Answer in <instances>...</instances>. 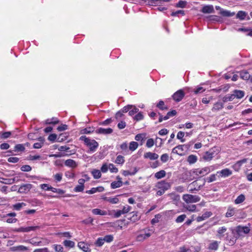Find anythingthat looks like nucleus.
Masks as SVG:
<instances>
[{
    "instance_id": "obj_1",
    "label": "nucleus",
    "mask_w": 252,
    "mask_h": 252,
    "mask_svg": "<svg viewBox=\"0 0 252 252\" xmlns=\"http://www.w3.org/2000/svg\"><path fill=\"white\" fill-rule=\"evenodd\" d=\"M80 140L83 141L86 145L89 148L88 153H94L96 151L98 147V143L94 139H91L87 137L86 136H81Z\"/></svg>"
},
{
    "instance_id": "obj_2",
    "label": "nucleus",
    "mask_w": 252,
    "mask_h": 252,
    "mask_svg": "<svg viewBox=\"0 0 252 252\" xmlns=\"http://www.w3.org/2000/svg\"><path fill=\"white\" fill-rule=\"evenodd\" d=\"M156 187L159 189L157 192V195L161 196L166 190L170 188L171 185L169 183L166 182L165 181H161L157 183Z\"/></svg>"
},
{
    "instance_id": "obj_3",
    "label": "nucleus",
    "mask_w": 252,
    "mask_h": 252,
    "mask_svg": "<svg viewBox=\"0 0 252 252\" xmlns=\"http://www.w3.org/2000/svg\"><path fill=\"white\" fill-rule=\"evenodd\" d=\"M183 199L187 204L196 203L200 200V197L196 195L185 194L183 195Z\"/></svg>"
},
{
    "instance_id": "obj_4",
    "label": "nucleus",
    "mask_w": 252,
    "mask_h": 252,
    "mask_svg": "<svg viewBox=\"0 0 252 252\" xmlns=\"http://www.w3.org/2000/svg\"><path fill=\"white\" fill-rule=\"evenodd\" d=\"M205 184V182H204L203 184H199L197 181H194L192 182L189 185V191L190 192H193L194 191H198L200 188Z\"/></svg>"
},
{
    "instance_id": "obj_5",
    "label": "nucleus",
    "mask_w": 252,
    "mask_h": 252,
    "mask_svg": "<svg viewBox=\"0 0 252 252\" xmlns=\"http://www.w3.org/2000/svg\"><path fill=\"white\" fill-rule=\"evenodd\" d=\"M40 226L36 225V226H28L26 227H21L17 229H15L14 230V231L15 232H30L31 231H35L39 229L40 228Z\"/></svg>"
},
{
    "instance_id": "obj_6",
    "label": "nucleus",
    "mask_w": 252,
    "mask_h": 252,
    "mask_svg": "<svg viewBox=\"0 0 252 252\" xmlns=\"http://www.w3.org/2000/svg\"><path fill=\"white\" fill-rule=\"evenodd\" d=\"M250 229L247 226L239 225L236 228V231L239 236H243L250 232Z\"/></svg>"
},
{
    "instance_id": "obj_7",
    "label": "nucleus",
    "mask_w": 252,
    "mask_h": 252,
    "mask_svg": "<svg viewBox=\"0 0 252 252\" xmlns=\"http://www.w3.org/2000/svg\"><path fill=\"white\" fill-rule=\"evenodd\" d=\"M212 167V166L211 167H204L202 169H197L195 170V171L194 172L196 175H200V176H205L207 174H208V173H209L211 171V168Z\"/></svg>"
},
{
    "instance_id": "obj_8",
    "label": "nucleus",
    "mask_w": 252,
    "mask_h": 252,
    "mask_svg": "<svg viewBox=\"0 0 252 252\" xmlns=\"http://www.w3.org/2000/svg\"><path fill=\"white\" fill-rule=\"evenodd\" d=\"M185 93L182 90H179L172 95L173 99L176 102H179L183 98Z\"/></svg>"
},
{
    "instance_id": "obj_9",
    "label": "nucleus",
    "mask_w": 252,
    "mask_h": 252,
    "mask_svg": "<svg viewBox=\"0 0 252 252\" xmlns=\"http://www.w3.org/2000/svg\"><path fill=\"white\" fill-rule=\"evenodd\" d=\"M32 187V184H23L20 187L18 191L20 193H27L30 190Z\"/></svg>"
},
{
    "instance_id": "obj_10",
    "label": "nucleus",
    "mask_w": 252,
    "mask_h": 252,
    "mask_svg": "<svg viewBox=\"0 0 252 252\" xmlns=\"http://www.w3.org/2000/svg\"><path fill=\"white\" fill-rule=\"evenodd\" d=\"M200 11L204 14H210L215 12L214 6L212 5L204 6L200 10Z\"/></svg>"
},
{
    "instance_id": "obj_11",
    "label": "nucleus",
    "mask_w": 252,
    "mask_h": 252,
    "mask_svg": "<svg viewBox=\"0 0 252 252\" xmlns=\"http://www.w3.org/2000/svg\"><path fill=\"white\" fill-rule=\"evenodd\" d=\"M28 250V249L27 247L23 245L14 246L10 248V251L11 252H26Z\"/></svg>"
},
{
    "instance_id": "obj_12",
    "label": "nucleus",
    "mask_w": 252,
    "mask_h": 252,
    "mask_svg": "<svg viewBox=\"0 0 252 252\" xmlns=\"http://www.w3.org/2000/svg\"><path fill=\"white\" fill-rule=\"evenodd\" d=\"M215 150L214 149H210L209 151L206 152L203 157V158L205 160H211L215 156Z\"/></svg>"
},
{
    "instance_id": "obj_13",
    "label": "nucleus",
    "mask_w": 252,
    "mask_h": 252,
    "mask_svg": "<svg viewBox=\"0 0 252 252\" xmlns=\"http://www.w3.org/2000/svg\"><path fill=\"white\" fill-rule=\"evenodd\" d=\"M232 171L228 168H225L221 170L220 171H218L217 174H220V176L221 177H227L230 176L232 174Z\"/></svg>"
},
{
    "instance_id": "obj_14",
    "label": "nucleus",
    "mask_w": 252,
    "mask_h": 252,
    "mask_svg": "<svg viewBox=\"0 0 252 252\" xmlns=\"http://www.w3.org/2000/svg\"><path fill=\"white\" fill-rule=\"evenodd\" d=\"M193 142H190L187 144L180 145L176 147V148H178L181 153L184 151H188L190 148V146L193 144Z\"/></svg>"
},
{
    "instance_id": "obj_15",
    "label": "nucleus",
    "mask_w": 252,
    "mask_h": 252,
    "mask_svg": "<svg viewBox=\"0 0 252 252\" xmlns=\"http://www.w3.org/2000/svg\"><path fill=\"white\" fill-rule=\"evenodd\" d=\"M95 132L98 134H108L112 133L113 129L111 128H104L100 127L97 129Z\"/></svg>"
},
{
    "instance_id": "obj_16",
    "label": "nucleus",
    "mask_w": 252,
    "mask_h": 252,
    "mask_svg": "<svg viewBox=\"0 0 252 252\" xmlns=\"http://www.w3.org/2000/svg\"><path fill=\"white\" fill-rule=\"evenodd\" d=\"M144 158H149L150 160H155L158 158V155L156 153L149 152L144 154Z\"/></svg>"
},
{
    "instance_id": "obj_17",
    "label": "nucleus",
    "mask_w": 252,
    "mask_h": 252,
    "mask_svg": "<svg viewBox=\"0 0 252 252\" xmlns=\"http://www.w3.org/2000/svg\"><path fill=\"white\" fill-rule=\"evenodd\" d=\"M64 165L66 166L72 168H75L78 166L77 163L72 159H68L64 161Z\"/></svg>"
},
{
    "instance_id": "obj_18",
    "label": "nucleus",
    "mask_w": 252,
    "mask_h": 252,
    "mask_svg": "<svg viewBox=\"0 0 252 252\" xmlns=\"http://www.w3.org/2000/svg\"><path fill=\"white\" fill-rule=\"evenodd\" d=\"M227 228L225 226L219 228L217 230V237L221 239L224 236V233L226 231Z\"/></svg>"
},
{
    "instance_id": "obj_19",
    "label": "nucleus",
    "mask_w": 252,
    "mask_h": 252,
    "mask_svg": "<svg viewBox=\"0 0 252 252\" xmlns=\"http://www.w3.org/2000/svg\"><path fill=\"white\" fill-rule=\"evenodd\" d=\"M78 247L84 252H90L91 249L89 248L88 244L84 242H80L78 243Z\"/></svg>"
},
{
    "instance_id": "obj_20",
    "label": "nucleus",
    "mask_w": 252,
    "mask_h": 252,
    "mask_svg": "<svg viewBox=\"0 0 252 252\" xmlns=\"http://www.w3.org/2000/svg\"><path fill=\"white\" fill-rule=\"evenodd\" d=\"M212 215V213L211 212H206L201 216H198L196 218V220L198 222L204 220L207 218H209Z\"/></svg>"
},
{
    "instance_id": "obj_21",
    "label": "nucleus",
    "mask_w": 252,
    "mask_h": 252,
    "mask_svg": "<svg viewBox=\"0 0 252 252\" xmlns=\"http://www.w3.org/2000/svg\"><path fill=\"white\" fill-rule=\"evenodd\" d=\"M151 236V233H146L144 234H139L137 236L136 240L137 241H143Z\"/></svg>"
},
{
    "instance_id": "obj_22",
    "label": "nucleus",
    "mask_w": 252,
    "mask_h": 252,
    "mask_svg": "<svg viewBox=\"0 0 252 252\" xmlns=\"http://www.w3.org/2000/svg\"><path fill=\"white\" fill-rule=\"evenodd\" d=\"M233 93L235 98L236 97L238 99L242 98L245 95V92L241 90H235Z\"/></svg>"
},
{
    "instance_id": "obj_23",
    "label": "nucleus",
    "mask_w": 252,
    "mask_h": 252,
    "mask_svg": "<svg viewBox=\"0 0 252 252\" xmlns=\"http://www.w3.org/2000/svg\"><path fill=\"white\" fill-rule=\"evenodd\" d=\"M220 242L217 241H213L211 242L208 246V249L211 250L216 251L218 249L219 245Z\"/></svg>"
},
{
    "instance_id": "obj_24",
    "label": "nucleus",
    "mask_w": 252,
    "mask_h": 252,
    "mask_svg": "<svg viewBox=\"0 0 252 252\" xmlns=\"http://www.w3.org/2000/svg\"><path fill=\"white\" fill-rule=\"evenodd\" d=\"M220 13L224 17H232L235 14L234 12H230L226 10H221Z\"/></svg>"
},
{
    "instance_id": "obj_25",
    "label": "nucleus",
    "mask_w": 252,
    "mask_h": 252,
    "mask_svg": "<svg viewBox=\"0 0 252 252\" xmlns=\"http://www.w3.org/2000/svg\"><path fill=\"white\" fill-rule=\"evenodd\" d=\"M92 213L95 215L105 216L107 215V212L104 210H101L99 209H94L92 211Z\"/></svg>"
},
{
    "instance_id": "obj_26",
    "label": "nucleus",
    "mask_w": 252,
    "mask_h": 252,
    "mask_svg": "<svg viewBox=\"0 0 252 252\" xmlns=\"http://www.w3.org/2000/svg\"><path fill=\"white\" fill-rule=\"evenodd\" d=\"M103 199L105 201H106L108 202H110L112 204H116L119 202V199L117 197H104L103 198Z\"/></svg>"
},
{
    "instance_id": "obj_27",
    "label": "nucleus",
    "mask_w": 252,
    "mask_h": 252,
    "mask_svg": "<svg viewBox=\"0 0 252 252\" xmlns=\"http://www.w3.org/2000/svg\"><path fill=\"white\" fill-rule=\"evenodd\" d=\"M223 104L220 102H216L214 105L212 110L213 112H216L221 110L223 108Z\"/></svg>"
},
{
    "instance_id": "obj_28",
    "label": "nucleus",
    "mask_w": 252,
    "mask_h": 252,
    "mask_svg": "<svg viewBox=\"0 0 252 252\" xmlns=\"http://www.w3.org/2000/svg\"><path fill=\"white\" fill-rule=\"evenodd\" d=\"M170 0H149L148 4L150 5H155L161 4L162 2H169Z\"/></svg>"
},
{
    "instance_id": "obj_29",
    "label": "nucleus",
    "mask_w": 252,
    "mask_h": 252,
    "mask_svg": "<svg viewBox=\"0 0 252 252\" xmlns=\"http://www.w3.org/2000/svg\"><path fill=\"white\" fill-rule=\"evenodd\" d=\"M247 16V13L244 11H239L236 14V18L240 20H244Z\"/></svg>"
},
{
    "instance_id": "obj_30",
    "label": "nucleus",
    "mask_w": 252,
    "mask_h": 252,
    "mask_svg": "<svg viewBox=\"0 0 252 252\" xmlns=\"http://www.w3.org/2000/svg\"><path fill=\"white\" fill-rule=\"evenodd\" d=\"M138 171V170L136 167L134 168L133 171H129L128 170H123L122 171V174L125 176H127L128 175H135Z\"/></svg>"
},
{
    "instance_id": "obj_31",
    "label": "nucleus",
    "mask_w": 252,
    "mask_h": 252,
    "mask_svg": "<svg viewBox=\"0 0 252 252\" xmlns=\"http://www.w3.org/2000/svg\"><path fill=\"white\" fill-rule=\"evenodd\" d=\"M123 185L122 180L114 181L111 183V187L112 189H114L121 187Z\"/></svg>"
},
{
    "instance_id": "obj_32",
    "label": "nucleus",
    "mask_w": 252,
    "mask_h": 252,
    "mask_svg": "<svg viewBox=\"0 0 252 252\" xmlns=\"http://www.w3.org/2000/svg\"><path fill=\"white\" fill-rule=\"evenodd\" d=\"M197 158L196 156L193 155H189L188 157L187 161L189 164H193L196 162Z\"/></svg>"
},
{
    "instance_id": "obj_33",
    "label": "nucleus",
    "mask_w": 252,
    "mask_h": 252,
    "mask_svg": "<svg viewBox=\"0 0 252 252\" xmlns=\"http://www.w3.org/2000/svg\"><path fill=\"white\" fill-rule=\"evenodd\" d=\"M25 150V145L18 144L15 146L14 151L15 152H24Z\"/></svg>"
},
{
    "instance_id": "obj_34",
    "label": "nucleus",
    "mask_w": 252,
    "mask_h": 252,
    "mask_svg": "<svg viewBox=\"0 0 252 252\" xmlns=\"http://www.w3.org/2000/svg\"><path fill=\"white\" fill-rule=\"evenodd\" d=\"M183 207L186 210L190 211V212H194L195 211L196 208V206L195 205H184Z\"/></svg>"
},
{
    "instance_id": "obj_35",
    "label": "nucleus",
    "mask_w": 252,
    "mask_h": 252,
    "mask_svg": "<svg viewBox=\"0 0 252 252\" xmlns=\"http://www.w3.org/2000/svg\"><path fill=\"white\" fill-rule=\"evenodd\" d=\"M177 112L175 110L169 111L167 113L166 115L163 117V119L164 120H167L170 117L175 116Z\"/></svg>"
},
{
    "instance_id": "obj_36",
    "label": "nucleus",
    "mask_w": 252,
    "mask_h": 252,
    "mask_svg": "<svg viewBox=\"0 0 252 252\" xmlns=\"http://www.w3.org/2000/svg\"><path fill=\"white\" fill-rule=\"evenodd\" d=\"M92 174L94 179H99L101 177V174L100 171L97 169H94L92 171Z\"/></svg>"
},
{
    "instance_id": "obj_37",
    "label": "nucleus",
    "mask_w": 252,
    "mask_h": 252,
    "mask_svg": "<svg viewBox=\"0 0 252 252\" xmlns=\"http://www.w3.org/2000/svg\"><path fill=\"white\" fill-rule=\"evenodd\" d=\"M165 175H166L165 171L163 170H160V171L157 172L155 174V176L156 178L159 179L163 178L165 176Z\"/></svg>"
},
{
    "instance_id": "obj_38",
    "label": "nucleus",
    "mask_w": 252,
    "mask_h": 252,
    "mask_svg": "<svg viewBox=\"0 0 252 252\" xmlns=\"http://www.w3.org/2000/svg\"><path fill=\"white\" fill-rule=\"evenodd\" d=\"M63 244L64 246L67 248H73L75 246V243L70 240H65L63 241Z\"/></svg>"
},
{
    "instance_id": "obj_39",
    "label": "nucleus",
    "mask_w": 252,
    "mask_h": 252,
    "mask_svg": "<svg viewBox=\"0 0 252 252\" xmlns=\"http://www.w3.org/2000/svg\"><path fill=\"white\" fill-rule=\"evenodd\" d=\"M245 199V196L243 194H240L235 200V203L236 204L242 203Z\"/></svg>"
},
{
    "instance_id": "obj_40",
    "label": "nucleus",
    "mask_w": 252,
    "mask_h": 252,
    "mask_svg": "<svg viewBox=\"0 0 252 252\" xmlns=\"http://www.w3.org/2000/svg\"><path fill=\"white\" fill-rule=\"evenodd\" d=\"M49 189L50 190L52 191V192L57 193L59 194H63L65 192V191L62 189L55 188L52 187H50Z\"/></svg>"
},
{
    "instance_id": "obj_41",
    "label": "nucleus",
    "mask_w": 252,
    "mask_h": 252,
    "mask_svg": "<svg viewBox=\"0 0 252 252\" xmlns=\"http://www.w3.org/2000/svg\"><path fill=\"white\" fill-rule=\"evenodd\" d=\"M138 146V144L136 142L132 141L129 143V149L131 151H133L137 148Z\"/></svg>"
},
{
    "instance_id": "obj_42",
    "label": "nucleus",
    "mask_w": 252,
    "mask_h": 252,
    "mask_svg": "<svg viewBox=\"0 0 252 252\" xmlns=\"http://www.w3.org/2000/svg\"><path fill=\"white\" fill-rule=\"evenodd\" d=\"M124 157L121 155L117 157L115 162L119 164H123L125 162Z\"/></svg>"
},
{
    "instance_id": "obj_43",
    "label": "nucleus",
    "mask_w": 252,
    "mask_h": 252,
    "mask_svg": "<svg viewBox=\"0 0 252 252\" xmlns=\"http://www.w3.org/2000/svg\"><path fill=\"white\" fill-rule=\"evenodd\" d=\"M207 18L210 21H216L220 22L221 21V18L216 15H210L207 17Z\"/></svg>"
},
{
    "instance_id": "obj_44",
    "label": "nucleus",
    "mask_w": 252,
    "mask_h": 252,
    "mask_svg": "<svg viewBox=\"0 0 252 252\" xmlns=\"http://www.w3.org/2000/svg\"><path fill=\"white\" fill-rule=\"evenodd\" d=\"M235 98L233 93L231 94H228L223 97L222 100L223 102H227L232 101Z\"/></svg>"
},
{
    "instance_id": "obj_45",
    "label": "nucleus",
    "mask_w": 252,
    "mask_h": 252,
    "mask_svg": "<svg viewBox=\"0 0 252 252\" xmlns=\"http://www.w3.org/2000/svg\"><path fill=\"white\" fill-rule=\"evenodd\" d=\"M248 159L247 158H244L242 160L238 161L235 164L234 167H237L238 168H240L241 165L244 163H246Z\"/></svg>"
},
{
    "instance_id": "obj_46",
    "label": "nucleus",
    "mask_w": 252,
    "mask_h": 252,
    "mask_svg": "<svg viewBox=\"0 0 252 252\" xmlns=\"http://www.w3.org/2000/svg\"><path fill=\"white\" fill-rule=\"evenodd\" d=\"M164 102L162 100H160L159 102L157 104V107H158L160 110H167L168 108L166 106H164Z\"/></svg>"
},
{
    "instance_id": "obj_47",
    "label": "nucleus",
    "mask_w": 252,
    "mask_h": 252,
    "mask_svg": "<svg viewBox=\"0 0 252 252\" xmlns=\"http://www.w3.org/2000/svg\"><path fill=\"white\" fill-rule=\"evenodd\" d=\"M169 195L170 196L171 199L175 202H178L180 200V197L178 194L172 193L169 194Z\"/></svg>"
},
{
    "instance_id": "obj_48",
    "label": "nucleus",
    "mask_w": 252,
    "mask_h": 252,
    "mask_svg": "<svg viewBox=\"0 0 252 252\" xmlns=\"http://www.w3.org/2000/svg\"><path fill=\"white\" fill-rule=\"evenodd\" d=\"M26 206V204L24 203H18L13 205V208L17 211L20 210L23 206Z\"/></svg>"
},
{
    "instance_id": "obj_49",
    "label": "nucleus",
    "mask_w": 252,
    "mask_h": 252,
    "mask_svg": "<svg viewBox=\"0 0 252 252\" xmlns=\"http://www.w3.org/2000/svg\"><path fill=\"white\" fill-rule=\"evenodd\" d=\"M187 4V2L186 1L180 0L177 3H176V7L184 8L186 7Z\"/></svg>"
},
{
    "instance_id": "obj_50",
    "label": "nucleus",
    "mask_w": 252,
    "mask_h": 252,
    "mask_svg": "<svg viewBox=\"0 0 252 252\" xmlns=\"http://www.w3.org/2000/svg\"><path fill=\"white\" fill-rule=\"evenodd\" d=\"M234 213H235V212H234V209H233V208H229L227 210V212L226 213L225 217H227V218L232 217V216H233L234 215Z\"/></svg>"
},
{
    "instance_id": "obj_51",
    "label": "nucleus",
    "mask_w": 252,
    "mask_h": 252,
    "mask_svg": "<svg viewBox=\"0 0 252 252\" xmlns=\"http://www.w3.org/2000/svg\"><path fill=\"white\" fill-rule=\"evenodd\" d=\"M109 169L112 173H117L118 172V169L112 163L109 164Z\"/></svg>"
},
{
    "instance_id": "obj_52",
    "label": "nucleus",
    "mask_w": 252,
    "mask_h": 252,
    "mask_svg": "<svg viewBox=\"0 0 252 252\" xmlns=\"http://www.w3.org/2000/svg\"><path fill=\"white\" fill-rule=\"evenodd\" d=\"M179 14H181L182 16H184L185 15V11L182 10H179L175 12H172L171 13V16L178 17Z\"/></svg>"
},
{
    "instance_id": "obj_53",
    "label": "nucleus",
    "mask_w": 252,
    "mask_h": 252,
    "mask_svg": "<svg viewBox=\"0 0 252 252\" xmlns=\"http://www.w3.org/2000/svg\"><path fill=\"white\" fill-rule=\"evenodd\" d=\"M184 135H185V133L183 131H180L178 132L177 135V138L178 139H180L182 142H184L185 141V139H183Z\"/></svg>"
},
{
    "instance_id": "obj_54",
    "label": "nucleus",
    "mask_w": 252,
    "mask_h": 252,
    "mask_svg": "<svg viewBox=\"0 0 252 252\" xmlns=\"http://www.w3.org/2000/svg\"><path fill=\"white\" fill-rule=\"evenodd\" d=\"M241 77L243 79L248 80L250 78L251 76L248 72H247L246 71H244V72H242L241 73Z\"/></svg>"
},
{
    "instance_id": "obj_55",
    "label": "nucleus",
    "mask_w": 252,
    "mask_h": 252,
    "mask_svg": "<svg viewBox=\"0 0 252 252\" xmlns=\"http://www.w3.org/2000/svg\"><path fill=\"white\" fill-rule=\"evenodd\" d=\"M104 242L103 238H98L95 242V244L98 247H101L104 244Z\"/></svg>"
},
{
    "instance_id": "obj_56",
    "label": "nucleus",
    "mask_w": 252,
    "mask_h": 252,
    "mask_svg": "<svg viewBox=\"0 0 252 252\" xmlns=\"http://www.w3.org/2000/svg\"><path fill=\"white\" fill-rule=\"evenodd\" d=\"M186 218V215L185 214L181 215L178 216L176 219V222L177 223H180L183 222L185 218Z\"/></svg>"
},
{
    "instance_id": "obj_57",
    "label": "nucleus",
    "mask_w": 252,
    "mask_h": 252,
    "mask_svg": "<svg viewBox=\"0 0 252 252\" xmlns=\"http://www.w3.org/2000/svg\"><path fill=\"white\" fill-rule=\"evenodd\" d=\"M155 141L153 138L148 139L146 142V146L148 148H151L154 146Z\"/></svg>"
},
{
    "instance_id": "obj_58",
    "label": "nucleus",
    "mask_w": 252,
    "mask_h": 252,
    "mask_svg": "<svg viewBox=\"0 0 252 252\" xmlns=\"http://www.w3.org/2000/svg\"><path fill=\"white\" fill-rule=\"evenodd\" d=\"M21 170L24 172H29L31 171L32 167L29 165H24L21 167Z\"/></svg>"
},
{
    "instance_id": "obj_59",
    "label": "nucleus",
    "mask_w": 252,
    "mask_h": 252,
    "mask_svg": "<svg viewBox=\"0 0 252 252\" xmlns=\"http://www.w3.org/2000/svg\"><path fill=\"white\" fill-rule=\"evenodd\" d=\"M84 189V185H78L74 188V190L75 192H82L83 191Z\"/></svg>"
},
{
    "instance_id": "obj_60",
    "label": "nucleus",
    "mask_w": 252,
    "mask_h": 252,
    "mask_svg": "<svg viewBox=\"0 0 252 252\" xmlns=\"http://www.w3.org/2000/svg\"><path fill=\"white\" fill-rule=\"evenodd\" d=\"M92 132H93V130L91 127L84 128L81 131L82 134H90Z\"/></svg>"
},
{
    "instance_id": "obj_61",
    "label": "nucleus",
    "mask_w": 252,
    "mask_h": 252,
    "mask_svg": "<svg viewBox=\"0 0 252 252\" xmlns=\"http://www.w3.org/2000/svg\"><path fill=\"white\" fill-rule=\"evenodd\" d=\"M113 236L112 235H106L104 238L103 240H104L105 242L107 243H110L113 240Z\"/></svg>"
},
{
    "instance_id": "obj_62",
    "label": "nucleus",
    "mask_w": 252,
    "mask_h": 252,
    "mask_svg": "<svg viewBox=\"0 0 252 252\" xmlns=\"http://www.w3.org/2000/svg\"><path fill=\"white\" fill-rule=\"evenodd\" d=\"M132 110L129 111L128 114L129 116H133L135 113H137L139 111V109L137 108L135 106L133 105V108H132Z\"/></svg>"
},
{
    "instance_id": "obj_63",
    "label": "nucleus",
    "mask_w": 252,
    "mask_h": 252,
    "mask_svg": "<svg viewBox=\"0 0 252 252\" xmlns=\"http://www.w3.org/2000/svg\"><path fill=\"white\" fill-rule=\"evenodd\" d=\"M144 117L141 112H139L137 115L135 116L134 117V119L136 121H139L143 119Z\"/></svg>"
},
{
    "instance_id": "obj_64",
    "label": "nucleus",
    "mask_w": 252,
    "mask_h": 252,
    "mask_svg": "<svg viewBox=\"0 0 252 252\" xmlns=\"http://www.w3.org/2000/svg\"><path fill=\"white\" fill-rule=\"evenodd\" d=\"M208 183H211L216 180V175L212 174L210 177L206 179Z\"/></svg>"
}]
</instances>
